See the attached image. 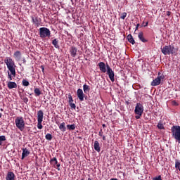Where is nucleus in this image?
Listing matches in <instances>:
<instances>
[{"label":"nucleus","instance_id":"f257e3e1","mask_svg":"<svg viewBox=\"0 0 180 180\" xmlns=\"http://www.w3.org/2000/svg\"><path fill=\"white\" fill-rule=\"evenodd\" d=\"M178 49L174 47V45H166L162 49H161V52L164 56H169V54H176Z\"/></svg>","mask_w":180,"mask_h":180},{"label":"nucleus","instance_id":"f03ea898","mask_svg":"<svg viewBox=\"0 0 180 180\" xmlns=\"http://www.w3.org/2000/svg\"><path fill=\"white\" fill-rule=\"evenodd\" d=\"M143 112H144V106L143 104L138 103L136 104L134 113L136 115L135 116L136 119H140L143 116Z\"/></svg>","mask_w":180,"mask_h":180},{"label":"nucleus","instance_id":"7ed1b4c3","mask_svg":"<svg viewBox=\"0 0 180 180\" xmlns=\"http://www.w3.org/2000/svg\"><path fill=\"white\" fill-rule=\"evenodd\" d=\"M171 130H172V136L180 144V126H178V125L173 126Z\"/></svg>","mask_w":180,"mask_h":180},{"label":"nucleus","instance_id":"20e7f679","mask_svg":"<svg viewBox=\"0 0 180 180\" xmlns=\"http://www.w3.org/2000/svg\"><path fill=\"white\" fill-rule=\"evenodd\" d=\"M51 36V32L47 27H41L39 28V37L41 39H46V37L50 38Z\"/></svg>","mask_w":180,"mask_h":180},{"label":"nucleus","instance_id":"39448f33","mask_svg":"<svg viewBox=\"0 0 180 180\" xmlns=\"http://www.w3.org/2000/svg\"><path fill=\"white\" fill-rule=\"evenodd\" d=\"M106 68L107 75H108L111 82H115V72L113 70H112V68H110L108 63H106Z\"/></svg>","mask_w":180,"mask_h":180},{"label":"nucleus","instance_id":"423d86ee","mask_svg":"<svg viewBox=\"0 0 180 180\" xmlns=\"http://www.w3.org/2000/svg\"><path fill=\"white\" fill-rule=\"evenodd\" d=\"M163 78H164V76L161 75V72H159L157 78L153 80L150 85L152 86H157L160 85V84H161V79H163Z\"/></svg>","mask_w":180,"mask_h":180},{"label":"nucleus","instance_id":"0eeeda50","mask_svg":"<svg viewBox=\"0 0 180 180\" xmlns=\"http://www.w3.org/2000/svg\"><path fill=\"white\" fill-rule=\"evenodd\" d=\"M15 126L18 127V129H19V130L23 131V117H18L15 119Z\"/></svg>","mask_w":180,"mask_h":180},{"label":"nucleus","instance_id":"6e6552de","mask_svg":"<svg viewBox=\"0 0 180 180\" xmlns=\"http://www.w3.org/2000/svg\"><path fill=\"white\" fill-rule=\"evenodd\" d=\"M4 63L6 65L7 68H11L12 67H15V62L11 58H6V59H4Z\"/></svg>","mask_w":180,"mask_h":180},{"label":"nucleus","instance_id":"1a4fd4ad","mask_svg":"<svg viewBox=\"0 0 180 180\" xmlns=\"http://www.w3.org/2000/svg\"><path fill=\"white\" fill-rule=\"evenodd\" d=\"M8 70L10 71L8 72V77L10 81H12V75L13 77H15L16 75V70H15V66H13L11 68H8Z\"/></svg>","mask_w":180,"mask_h":180},{"label":"nucleus","instance_id":"9d476101","mask_svg":"<svg viewBox=\"0 0 180 180\" xmlns=\"http://www.w3.org/2000/svg\"><path fill=\"white\" fill-rule=\"evenodd\" d=\"M77 98H79L80 102H84V98L85 96V94H84V91H82V89H77Z\"/></svg>","mask_w":180,"mask_h":180},{"label":"nucleus","instance_id":"9b49d317","mask_svg":"<svg viewBox=\"0 0 180 180\" xmlns=\"http://www.w3.org/2000/svg\"><path fill=\"white\" fill-rule=\"evenodd\" d=\"M13 58L15 61H20L22 60V52L20 51H16L13 53Z\"/></svg>","mask_w":180,"mask_h":180},{"label":"nucleus","instance_id":"f8f14e48","mask_svg":"<svg viewBox=\"0 0 180 180\" xmlns=\"http://www.w3.org/2000/svg\"><path fill=\"white\" fill-rule=\"evenodd\" d=\"M98 67H99V70H100V71H101V72L105 73L108 70V68H106V64H105V63H103V62H100L98 63Z\"/></svg>","mask_w":180,"mask_h":180},{"label":"nucleus","instance_id":"ddd939ff","mask_svg":"<svg viewBox=\"0 0 180 180\" xmlns=\"http://www.w3.org/2000/svg\"><path fill=\"white\" fill-rule=\"evenodd\" d=\"M77 51H78V49L75 46H71L70 50V56L72 57H76Z\"/></svg>","mask_w":180,"mask_h":180},{"label":"nucleus","instance_id":"4468645a","mask_svg":"<svg viewBox=\"0 0 180 180\" xmlns=\"http://www.w3.org/2000/svg\"><path fill=\"white\" fill-rule=\"evenodd\" d=\"M37 122H43V116H44V112H43V110H39L37 112Z\"/></svg>","mask_w":180,"mask_h":180},{"label":"nucleus","instance_id":"2eb2a0df","mask_svg":"<svg viewBox=\"0 0 180 180\" xmlns=\"http://www.w3.org/2000/svg\"><path fill=\"white\" fill-rule=\"evenodd\" d=\"M6 180H15V174L12 172H8L6 177Z\"/></svg>","mask_w":180,"mask_h":180},{"label":"nucleus","instance_id":"dca6fc26","mask_svg":"<svg viewBox=\"0 0 180 180\" xmlns=\"http://www.w3.org/2000/svg\"><path fill=\"white\" fill-rule=\"evenodd\" d=\"M32 22L35 25V26H37V27H39V26H40V22H41V20L37 17H32Z\"/></svg>","mask_w":180,"mask_h":180},{"label":"nucleus","instance_id":"f3484780","mask_svg":"<svg viewBox=\"0 0 180 180\" xmlns=\"http://www.w3.org/2000/svg\"><path fill=\"white\" fill-rule=\"evenodd\" d=\"M138 37L139 40H141V41H142L143 43H147L148 41L144 38V34H143L142 32L139 33Z\"/></svg>","mask_w":180,"mask_h":180},{"label":"nucleus","instance_id":"a211bd4d","mask_svg":"<svg viewBox=\"0 0 180 180\" xmlns=\"http://www.w3.org/2000/svg\"><path fill=\"white\" fill-rule=\"evenodd\" d=\"M94 150L97 151V153H101V146L99 145V142L98 141H94Z\"/></svg>","mask_w":180,"mask_h":180},{"label":"nucleus","instance_id":"6ab92c4d","mask_svg":"<svg viewBox=\"0 0 180 180\" xmlns=\"http://www.w3.org/2000/svg\"><path fill=\"white\" fill-rule=\"evenodd\" d=\"M127 39L129 43H131V44H136V41H134V38H133V36L131 34H129L127 37Z\"/></svg>","mask_w":180,"mask_h":180},{"label":"nucleus","instance_id":"aec40b11","mask_svg":"<svg viewBox=\"0 0 180 180\" xmlns=\"http://www.w3.org/2000/svg\"><path fill=\"white\" fill-rule=\"evenodd\" d=\"M16 86H18V85L16 84L15 82H9L8 83V88L9 89H13V88H16Z\"/></svg>","mask_w":180,"mask_h":180},{"label":"nucleus","instance_id":"412c9836","mask_svg":"<svg viewBox=\"0 0 180 180\" xmlns=\"http://www.w3.org/2000/svg\"><path fill=\"white\" fill-rule=\"evenodd\" d=\"M59 129H60V131H63V133L66 131H67V127H65V122H62L59 125Z\"/></svg>","mask_w":180,"mask_h":180},{"label":"nucleus","instance_id":"4be33fe9","mask_svg":"<svg viewBox=\"0 0 180 180\" xmlns=\"http://www.w3.org/2000/svg\"><path fill=\"white\" fill-rule=\"evenodd\" d=\"M34 94H35V96H40V95H41V90L37 87H34Z\"/></svg>","mask_w":180,"mask_h":180},{"label":"nucleus","instance_id":"5701e85b","mask_svg":"<svg viewBox=\"0 0 180 180\" xmlns=\"http://www.w3.org/2000/svg\"><path fill=\"white\" fill-rule=\"evenodd\" d=\"M52 44L54 46L55 49H60V45H58V39H54L52 41Z\"/></svg>","mask_w":180,"mask_h":180},{"label":"nucleus","instance_id":"b1692460","mask_svg":"<svg viewBox=\"0 0 180 180\" xmlns=\"http://www.w3.org/2000/svg\"><path fill=\"white\" fill-rule=\"evenodd\" d=\"M83 91L84 94H86L87 92H89V91H91V88L89 87V86L84 84L83 85Z\"/></svg>","mask_w":180,"mask_h":180},{"label":"nucleus","instance_id":"393cba45","mask_svg":"<svg viewBox=\"0 0 180 180\" xmlns=\"http://www.w3.org/2000/svg\"><path fill=\"white\" fill-rule=\"evenodd\" d=\"M29 154H30V151H29V150L27 148L23 149V158H25V157H27Z\"/></svg>","mask_w":180,"mask_h":180},{"label":"nucleus","instance_id":"a878e982","mask_svg":"<svg viewBox=\"0 0 180 180\" xmlns=\"http://www.w3.org/2000/svg\"><path fill=\"white\" fill-rule=\"evenodd\" d=\"M67 129L68 130H75V124H68Z\"/></svg>","mask_w":180,"mask_h":180},{"label":"nucleus","instance_id":"bb28decb","mask_svg":"<svg viewBox=\"0 0 180 180\" xmlns=\"http://www.w3.org/2000/svg\"><path fill=\"white\" fill-rule=\"evenodd\" d=\"M45 138H46V140H49V141H51V140L53 139V135H51V134H47L45 136Z\"/></svg>","mask_w":180,"mask_h":180},{"label":"nucleus","instance_id":"cd10ccee","mask_svg":"<svg viewBox=\"0 0 180 180\" xmlns=\"http://www.w3.org/2000/svg\"><path fill=\"white\" fill-rule=\"evenodd\" d=\"M2 141H6V137L5 136H0V146H2Z\"/></svg>","mask_w":180,"mask_h":180},{"label":"nucleus","instance_id":"c85d7f7f","mask_svg":"<svg viewBox=\"0 0 180 180\" xmlns=\"http://www.w3.org/2000/svg\"><path fill=\"white\" fill-rule=\"evenodd\" d=\"M30 83L26 79H23V86H29Z\"/></svg>","mask_w":180,"mask_h":180},{"label":"nucleus","instance_id":"c756f323","mask_svg":"<svg viewBox=\"0 0 180 180\" xmlns=\"http://www.w3.org/2000/svg\"><path fill=\"white\" fill-rule=\"evenodd\" d=\"M42 122L43 121H38L37 128L39 129H43V125L41 124Z\"/></svg>","mask_w":180,"mask_h":180},{"label":"nucleus","instance_id":"7c9ffc66","mask_svg":"<svg viewBox=\"0 0 180 180\" xmlns=\"http://www.w3.org/2000/svg\"><path fill=\"white\" fill-rule=\"evenodd\" d=\"M68 102L69 103H72L74 102V99H72V96H71V94L68 95Z\"/></svg>","mask_w":180,"mask_h":180},{"label":"nucleus","instance_id":"2f4dec72","mask_svg":"<svg viewBox=\"0 0 180 180\" xmlns=\"http://www.w3.org/2000/svg\"><path fill=\"white\" fill-rule=\"evenodd\" d=\"M69 105L72 109H74L75 110L77 105L74 103H69Z\"/></svg>","mask_w":180,"mask_h":180},{"label":"nucleus","instance_id":"473e14b6","mask_svg":"<svg viewBox=\"0 0 180 180\" xmlns=\"http://www.w3.org/2000/svg\"><path fill=\"white\" fill-rule=\"evenodd\" d=\"M50 162H55V165L58 164V161H57V158H53L52 159L50 160Z\"/></svg>","mask_w":180,"mask_h":180},{"label":"nucleus","instance_id":"72a5a7b5","mask_svg":"<svg viewBox=\"0 0 180 180\" xmlns=\"http://www.w3.org/2000/svg\"><path fill=\"white\" fill-rule=\"evenodd\" d=\"M158 129H160V130H162L164 129V124H162V123H158Z\"/></svg>","mask_w":180,"mask_h":180},{"label":"nucleus","instance_id":"f704fd0d","mask_svg":"<svg viewBox=\"0 0 180 180\" xmlns=\"http://www.w3.org/2000/svg\"><path fill=\"white\" fill-rule=\"evenodd\" d=\"M126 16H127V13L124 12V13H122V15L121 18L124 20V19H126Z\"/></svg>","mask_w":180,"mask_h":180},{"label":"nucleus","instance_id":"c9c22d12","mask_svg":"<svg viewBox=\"0 0 180 180\" xmlns=\"http://www.w3.org/2000/svg\"><path fill=\"white\" fill-rule=\"evenodd\" d=\"M98 135H99L101 137H102V136H103V131H102V129L100 130Z\"/></svg>","mask_w":180,"mask_h":180},{"label":"nucleus","instance_id":"e433bc0d","mask_svg":"<svg viewBox=\"0 0 180 180\" xmlns=\"http://www.w3.org/2000/svg\"><path fill=\"white\" fill-rule=\"evenodd\" d=\"M153 180H162V179H161V176H158V177L154 178Z\"/></svg>","mask_w":180,"mask_h":180},{"label":"nucleus","instance_id":"4c0bfd02","mask_svg":"<svg viewBox=\"0 0 180 180\" xmlns=\"http://www.w3.org/2000/svg\"><path fill=\"white\" fill-rule=\"evenodd\" d=\"M56 166H57V167H58V170L60 171V167H61V165L57 163V164H56Z\"/></svg>","mask_w":180,"mask_h":180},{"label":"nucleus","instance_id":"58836bf2","mask_svg":"<svg viewBox=\"0 0 180 180\" xmlns=\"http://www.w3.org/2000/svg\"><path fill=\"white\" fill-rule=\"evenodd\" d=\"M167 15L171 16V11H167Z\"/></svg>","mask_w":180,"mask_h":180},{"label":"nucleus","instance_id":"ea45409f","mask_svg":"<svg viewBox=\"0 0 180 180\" xmlns=\"http://www.w3.org/2000/svg\"><path fill=\"white\" fill-rule=\"evenodd\" d=\"M139 26H140V24H137L135 30H139Z\"/></svg>","mask_w":180,"mask_h":180},{"label":"nucleus","instance_id":"a19ab883","mask_svg":"<svg viewBox=\"0 0 180 180\" xmlns=\"http://www.w3.org/2000/svg\"><path fill=\"white\" fill-rule=\"evenodd\" d=\"M173 103H174V105H176V106H178V103H176V101H174Z\"/></svg>","mask_w":180,"mask_h":180},{"label":"nucleus","instance_id":"79ce46f5","mask_svg":"<svg viewBox=\"0 0 180 180\" xmlns=\"http://www.w3.org/2000/svg\"><path fill=\"white\" fill-rule=\"evenodd\" d=\"M27 101H28V100H27V98H23V102H25V103H26V102H27Z\"/></svg>","mask_w":180,"mask_h":180},{"label":"nucleus","instance_id":"37998d69","mask_svg":"<svg viewBox=\"0 0 180 180\" xmlns=\"http://www.w3.org/2000/svg\"><path fill=\"white\" fill-rule=\"evenodd\" d=\"M102 127H103V129H105V127H106V124H102Z\"/></svg>","mask_w":180,"mask_h":180},{"label":"nucleus","instance_id":"c03bdc74","mask_svg":"<svg viewBox=\"0 0 180 180\" xmlns=\"http://www.w3.org/2000/svg\"><path fill=\"white\" fill-rule=\"evenodd\" d=\"M103 140L105 141V140H106V136H103Z\"/></svg>","mask_w":180,"mask_h":180},{"label":"nucleus","instance_id":"a18cd8bd","mask_svg":"<svg viewBox=\"0 0 180 180\" xmlns=\"http://www.w3.org/2000/svg\"><path fill=\"white\" fill-rule=\"evenodd\" d=\"M147 26H148V22H147L146 23V25H144L145 27H147Z\"/></svg>","mask_w":180,"mask_h":180},{"label":"nucleus","instance_id":"49530a36","mask_svg":"<svg viewBox=\"0 0 180 180\" xmlns=\"http://www.w3.org/2000/svg\"><path fill=\"white\" fill-rule=\"evenodd\" d=\"M21 160H23V153L21 154Z\"/></svg>","mask_w":180,"mask_h":180},{"label":"nucleus","instance_id":"de8ad7c7","mask_svg":"<svg viewBox=\"0 0 180 180\" xmlns=\"http://www.w3.org/2000/svg\"><path fill=\"white\" fill-rule=\"evenodd\" d=\"M2 117V114L0 112V119Z\"/></svg>","mask_w":180,"mask_h":180},{"label":"nucleus","instance_id":"09e8293b","mask_svg":"<svg viewBox=\"0 0 180 180\" xmlns=\"http://www.w3.org/2000/svg\"><path fill=\"white\" fill-rule=\"evenodd\" d=\"M42 71H44V68H42Z\"/></svg>","mask_w":180,"mask_h":180},{"label":"nucleus","instance_id":"8fccbe9b","mask_svg":"<svg viewBox=\"0 0 180 180\" xmlns=\"http://www.w3.org/2000/svg\"><path fill=\"white\" fill-rule=\"evenodd\" d=\"M88 180H91V178H89Z\"/></svg>","mask_w":180,"mask_h":180},{"label":"nucleus","instance_id":"3c124183","mask_svg":"<svg viewBox=\"0 0 180 180\" xmlns=\"http://www.w3.org/2000/svg\"><path fill=\"white\" fill-rule=\"evenodd\" d=\"M82 180H85V179H82Z\"/></svg>","mask_w":180,"mask_h":180}]
</instances>
